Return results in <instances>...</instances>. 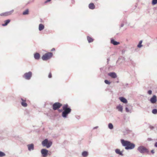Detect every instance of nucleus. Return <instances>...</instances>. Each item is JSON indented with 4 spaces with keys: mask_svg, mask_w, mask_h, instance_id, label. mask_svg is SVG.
<instances>
[{
    "mask_svg": "<svg viewBox=\"0 0 157 157\" xmlns=\"http://www.w3.org/2000/svg\"><path fill=\"white\" fill-rule=\"evenodd\" d=\"M147 140L148 141H151L152 140V139L151 138H148Z\"/></svg>",
    "mask_w": 157,
    "mask_h": 157,
    "instance_id": "58836bf2",
    "label": "nucleus"
},
{
    "mask_svg": "<svg viewBox=\"0 0 157 157\" xmlns=\"http://www.w3.org/2000/svg\"><path fill=\"white\" fill-rule=\"evenodd\" d=\"M109 60H110V59H109V58H108L107 59V63L108 64L109 63Z\"/></svg>",
    "mask_w": 157,
    "mask_h": 157,
    "instance_id": "e433bc0d",
    "label": "nucleus"
},
{
    "mask_svg": "<svg viewBox=\"0 0 157 157\" xmlns=\"http://www.w3.org/2000/svg\"><path fill=\"white\" fill-rule=\"evenodd\" d=\"M10 20L9 19H8L4 21V24H2L3 26H5L7 25V24L10 22Z\"/></svg>",
    "mask_w": 157,
    "mask_h": 157,
    "instance_id": "4be33fe9",
    "label": "nucleus"
},
{
    "mask_svg": "<svg viewBox=\"0 0 157 157\" xmlns=\"http://www.w3.org/2000/svg\"><path fill=\"white\" fill-rule=\"evenodd\" d=\"M132 109H129L127 107H126L125 108V110L126 112L127 113H131L132 112Z\"/></svg>",
    "mask_w": 157,
    "mask_h": 157,
    "instance_id": "5701e85b",
    "label": "nucleus"
},
{
    "mask_svg": "<svg viewBox=\"0 0 157 157\" xmlns=\"http://www.w3.org/2000/svg\"><path fill=\"white\" fill-rule=\"evenodd\" d=\"M55 50V48H53L51 50V51H54Z\"/></svg>",
    "mask_w": 157,
    "mask_h": 157,
    "instance_id": "79ce46f5",
    "label": "nucleus"
},
{
    "mask_svg": "<svg viewBox=\"0 0 157 157\" xmlns=\"http://www.w3.org/2000/svg\"><path fill=\"white\" fill-rule=\"evenodd\" d=\"M102 69H103V68H100V70L101 71V70H102Z\"/></svg>",
    "mask_w": 157,
    "mask_h": 157,
    "instance_id": "a18cd8bd",
    "label": "nucleus"
},
{
    "mask_svg": "<svg viewBox=\"0 0 157 157\" xmlns=\"http://www.w3.org/2000/svg\"><path fill=\"white\" fill-rule=\"evenodd\" d=\"M124 24L123 23H122L120 25V27H123V26H124Z\"/></svg>",
    "mask_w": 157,
    "mask_h": 157,
    "instance_id": "72a5a7b5",
    "label": "nucleus"
},
{
    "mask_svg": "<svg viewBox=\"0 0 157 157\" xmlns=\"http://www.w3.org/2000/svg\"><path fill=\"white\" fill-rule=\"evenodd\" d=\"M121 141L122 145L125 147V149L126 150L132 149L135 147V144L129 141L123 139L121 140Z\"/></svg>",
    "mask_w": 157,
    "mask_h": 157,
    "instance_id": "f257e3e1",
    "label": "nucleus"
},
{
    "mask_svg": "<svg viewBox=\"0 0 157 157\" xmlns=\"http://www.w3.org/2000/svg\"><path fill=\"white\" fill-rule=\"evenodd\" d=\"M116 109L119 111L121 112H123V106L120 105H118L116 107Z\"/></svg>",
    "mask_w": 157,
    "mask_h": 157,
    "instance_id": "dca6fc26",
    "label": "nucleus"
},
{
    "mask_svg": "<svg viewBox=\"0 0 157 157\" xmlns=\"http://www.w3.org/2000/svg\"><path fill=\"white\" fill-rule=\"evenodd\" d=\"M82 155L84 157H86L88 155V152L86 151H84L82 153Z\"/></svg>",
    "mask_w": 157,
    "mask_h": 157,
    "instance_id": "412c9836",
    "label": "nucleus"
},
{
    "mask_svg": "<svg viewBox=\"0 0 157 157\" xmlns=\"http://www.w3.org/2000/svg\"><path fill=\"white\" fill-rule=\"evenodd\" d=\"M152 112L154 114H156L157 113V109H153L152 110Z\"/></svg>",
    "mask_w": 157,
    "mask_h": 157,
    "instance_id": "c85d7f7f",
    "label": "nucleus"
},
{
    "mask_svg": "<svg viewBox=\"0 0 157 157\" xmlns=\"http://www.w3.org/2000/svg\"><path fill=\"white\" fill-rule=\"evenodd\" d=\"M52 76V74L51 73H50L48 75V77L49 78H51Z\"/></svg>",
    "mask_w": 157,
    "mask_h": 157,
    "instance_id": "473e14b6",
    "label": "nucleus"
},
{
    "mask_svg": "<svg viewBox=\"0 0 157 157\" xmlns=\"http://www.w3.org/2000/svg\"><path fill=\"white\" fill-rule=\"evenodd\" d=\"M28 150L29 151H31L34 149V145L33 144H28L27 145Z\"/></svg>",
    "mask_w": 157,
    "mask_h": 157,
    "instance_id": "f8f14e48",
    "label": "nucleus"
},
{
    "mask_svg": "<svg viewBox=\"0 0 157 157\" xmlns=\"http://www.w3.org/2000/svg\"><path fill=\"white\" fill-rule=\"evenodd\" d=\"M108 128L110 129H112L113 128V124L111 123L109 124L108 125Z\"/></svg>",
    "mask_w": 157,
    "mask_h": 157,
    "instance_id": "a878e982",
    "label": "nucleus"
},
{
    "mask_svg": "<svg viewBox=\"0 0 157 157\" xmlns=\"http://www.w3.org/2000/svg\"><path fill=\"white\" fill-rule=\"evenodd\" d=\"M143 42V41L142 40H141L140 41L139 44H138L137 47L138 48H141L143 46V45L142 44V43Z\"/></svg>",
    "mask_w": 157,
    "mask_h": 157,
    "instance_id": "b1692460",
    "label": "nucleus"
},
{
    "mask_svg": "<svg viewBox=\"0 0 157 157\" xmlns=\"http://www.w3.org/2000/svg\"><path fill=\"white\" fill-rule=\"evenodd\" d=\"M52 142L51 140H48L47 139H45L42 142V144L44 147H46L47 148L50 147L52 144Z\"/></svg>",
    "mask_w": 157,
    "mask_h": 157,
    "instance_id": "20e7f679",
    "label": "nucleus"
},
{
    "mask_svg": "<svg viewBox=\"0 0 157 157\" xmlns=\"http://www.w3.org/2000/svg\"><path fill=\"white\" fill-rule=\"evenodd\" d=\"M108 75L113 78H116L117 77V75L115 72H110L108 74Z\"/></svg>",
    "mask_w": 157,
    "mask_h": 157,
    "instance_id": "ddd939ff",
    "label": "nucleus"
},
{
    "mask_svg": "<svg viewBox=\"0 0 157 157\" xmlns=\"http://www.w3.org/2000/svg\"><path fill=\"white\" fill-rule=\"evenodd\" d=\"M104 82L105 84L108 85H109L111 83V82L107 80H105Z\"/></svg>",
    "mask_w": 157,
    "mask_h": 157,
    "instance_id": "7c9ffc66",
    "label": "nucleus"
},
{
    "mask_svg": "<svg viewBox=\"0 0 157 157\" xmlns=\"http://www.w3.org/2000/svg\"><path fill=\"white\" fill-rule=\"evenodd\" d=\"M62 109L63 111L62 112V116L64 118H66L68 115L71 113V109L67 104L63 105Z\"/></svg>",
    "mask_w": 157,
    "mask_h": 157,
    "instance_id": "f03ea898",
    "label": "nucleus"
},
{
    "mask_svg": "<svg viewBox=\"0 0 157 157\" xmlns=\"http://www.w3.org/2000/svg\"><path fill=\"white\" fill-rule=\"evenodd\" d=\"M98 128V126H96V127H95L93 129H97V128Z\"/></svg>",
    "mask_w": 157,
    "mask_h": 157,
    "instance_id": "4c0bfd02",
    "label": "nucleus"
},
{
    "mask_svg": "<svg viewBox=\"0 0 157 157\" xmlns=\"http://www.w3.org/2000/svg\"><path fill=\"white\" fill-rule=\"evenodd\" d=\"M21 101H20L21 105L24 107H26L27 106V104L26 102V99L25 98H21Z\"/></svg>",
    "mask_w": 157,
    "mask_h": 157,
    "instance_id": "1a4fd4ad",
    "label": "nucleus"
},
{
    "mask_svg": "<svg viewBox=\"0 0 157 157\" xmlns=\"http://www.w3.org/2000/svg\"><path fill=\"white\" fill-rule=\"evenodd\" d=\"M52 53L49 52L44 55L42 57V59L43 60H47L50 59L52 57Z\"/></svg>",
    "mask_w": 157,
    "mask_h": 157,
    "instance_id": "39448f33",
    "label": "nucleus"
},
{
    "mask_svg": "<svg viewBox=\"0 0 157 157\" xmlns=\"http://www.w3.org/2000/svg\"><path fill=\"white\" fill-rule=\"evenodd\" d=\"M62 105V104L59 102H56L52 105L53 109L54 110H56L59 109Z\"/></svg>",
    "mask_w": 157,
    "mask_h": 157,
    "instance_id": "0eeeda50",
    "label": "nucleus"
},
{
    "mask_svg": "<svg viewBox=\"0 0 157 157\" xmlns=\"http://www.w3.org/2000/svg\"><path fill=\"white\" fill-rule=\"evenodd\" d=\"M29 10L26 9L25 11H24L23 13V14L24 15H26L29 14Z\"/></svg>",
    "mask_w": 157,
    "mask_h": 157,
    "instance_id": "bb28decb",
    "label": "nucleus"
},
{
    "mask_svg": "<svg viewBox=\"0 0 157 157\" xmlns=\"http://www.w3.org/2000/svg\"><path fill=\"white\" fill-rule=\"evenodd\" d=\"M34 58L36 60H38L40 57V55L38 53H36L34 54Z\"/></svg>",
    "mask_w": 157,
    "mask_h": 157,
    "instance_id": "f3484780",
    "label": "nucleus"
},
{
    "mask_svg": "<svg viewBox=\"0 0 157 157\" xmlns=\"http://www.w3.org/2000/svg\"><path fill=\"white\" fill-rule=\"evenodd\" d=\"M44 28V25L42 24H40L39 25V30L40 31H41Z\"/></svg>",
    "mask_w": 157,
    "mask_h": 157,
    "instance_id": "a211bd4d",
    "label": "nucleus"
},
{
    "mask_svg": "<svg viewBox=\"0 0 157 157\" xmlns=\"http://www.w3.org/2000/svg\"><path fill=\"white\" fill-rule=\"evenodd\" d=\"M48 151L45 149H43L41 151V153L43 156L44 157H46L48 153Z\"/></svg>",
    "mask_w": 157,
    "mask_h": 157,
    "instance_id": "9d476101",
    "label": "nucleus"
},
{
    "mask_svg": "<svg viewBox=\"0 0 157 157\" xmlns=\"http://www.w3.org/2000/svg\"><path fill=\"white\" fill-rule=\"evenodd\" d=\"M157 3V0H152V4L153 5H155Z\"/></svg>",
    "mask_w": 157,
    "mask_h": 157,
    "instance_id": "c756f323",
    "label": "nucleus"
},
{
    "mask_svg": "<svg viewBox=\"0 0 157 157\" xmlns=\"http://www.w3.org/2000/svg\"><path fill=\"white\" fill-rule=\"evenodd\" d=\"M89 8L90 9L93 10L95 9V6L93 3H91L89 5Z\"/></svg>",
    "mask_w": 157,
    "mask_h": 157,
    "instance_id": "6ab92c4d",
    "label": "nucleus"
},
{
    "mask_svg": "<svg viewBox=\"0 0 157 157\" xmlns=\"http://www.w3.org/2000/svg\"><path fill=\"white\" fill-rule=\"evenodd\" d=\"M120 59V58H119L117 60V63L119 60Z\"/></svg>",
    "mask_w": 157,
    "mask_h": 157,
    "instance_id": "c03bdc74",
    "label": "nucleus"
},
{
    "mask_svg": "<svg viewBox=\"0 0 157 157\" xmlns=\"http://www.w3.org/2000/svg\"><path fill=\"white\" fill-rule=\"evenodd\" d=\"M119 99L122 102L124 103H127L128 102L127 99L123 97H120L119 98Z\"/></svg>",
    "mask_w": 157,
    "mask_h": 157,
    "instance_id": "2eb2a0df",
    "label": "nucleus"
},
{
    "mask_svg": "<svg viewBox=\"0 0 157 157\" xmlns=\"http://www.w3.org/2000/svg\"><path fill=\"white\" fill-rule=\"evenodd\" d=\"M58 111L59 112H61L62 111V109H59L58 110Z\"/></svg>",
    "mask_w": 157,
    "mask_h": 157,
    "instance_id": "a19ab883",
    "label": "nucleus"
},
{
    "mask_svg": "<svg viewBox=\"0 0 157 157\" xmlns=\"http://www.w3.org/2000/svg\"><path fill=\"white\" fill-rule=\"evenodd\" d=\"M14 10H11L5 12V13H2L0 14V16H6L10 15L13 12Z\"/></svg>",
    "mask_w": 157,
    "mask_h": 157,
    "instance_id": "6e6552de",
    "label": "nucleus"
},
{
    "mask_svg": "<svg viewBox=\"0 0 157 157\" xmlns=\"http://www.w3.org/2000/svg\"><path fill=\"white\" fill-rule=\"evenodd\" d=\"M137 150L140 153L142 154L145 153L147 154H150L149 151L148 149L147 148L143 146L139 147L137 148Z\"/></svg>",
    "mask_w": 157,
    "mask_h": 157,
    "instance_id": "7ed1b4c3",
    "label": "nucleus"
},
{
    "mask_svg": "<svg viewBox=\"0 0 157 157\" xmlns=\"http://www.w3.org/2000/svg\"><path fill=\"white\" fill-rule=\"evenodd\" d=\"M154 146L155 147H157V142L155 143Z\"/></svg>",
    "mask_w": 157,
    "mask_h": 157,
    "instance_id": "c9c22d12",
    "label": "nucleus"
},
{
    "mask_svg": "<svg viewBox=\"0 0 157 157\" xmlns=\"http://www.w3.org/2000/svg\"><path fill=\"white\" fill-rule=\"evenodd\" d=\"M98 0H95V1H98Z\"/></svg>",
    "mask_w": 157,
    "mask_h": 157,
    "instance_id": "49530a36",
    "label": "nucleus"
},
{
    "mask_svg": "<svg viewBox=\"0 0 157 157\" xmlns=\"http://www.w3.org/2000/svg\"><path fill=\"white\" fill-rule=\"evenodd\" d=\"M6 156L5 154L1 151H0V157H2Z\"/></svg>",
    "mask_w": 157,
    "mask_h": 157,
    "instance_id": "cd10ccee",
    "label": "nucleus"
},
{
    "mask_svg": "<svg viewBox=\"0 0 157 157\" xmlns=\"http://www.w3.org/2000/svg\"><path fill=\"white\" fill-rule=\"evenodd\" d=\"M87 39L88 42L89 43L92 42L93 41V39L92 38L90 37L89 36H87Z\"/></svg>",
    "mask_w": 157,
    "mask_h": 157,
    "instance_id": "393cba45",
    "label": "nucleus"
},
{
    "mask_svg": "<svg viewBox=\"0 0 157 157\" xmlns=\"http://www.w3.org/2000/svg\"><path fill=\"white\" fill-rule=\"evenodd\" d=\"M115 153L121 156H123V151H121L119 149H116L115 150Z\"/></svg>",
    "mask_w": 157,
    "mask_h": 157,
    "instance_id": "4468645a",
    "label": "nucleus"
},
{
    "mask_svg": "<svg viewBox=\"0 0 157 157\" xmlns=\"http://www.w3.org/2000/svg\"><path fill=\"white\" fill-rule=\"evenodd\" d=\"M32 76V73L31 71L25 73L23 75L22 77L26 80H29Z\"/></svg>",
    "mask_w": 157,
    "mask_h": 157,
    "instance_id": "423d86ee",
    "label": "nucleus"
},
{
    "mask_svg": "<svg viewBox=\"0 0 157 157\" xmlns=\"http://www.w3.org/2000/svg\"><path fill=\"white\" fill-rule=\"evenodd\" d=\"M157 101V97L155 95H153L150 99V101L152 104L155 103Z\"/></svg>",
    "mask_w": 157,
    "mask_h": 157,
    "instance_id": "9b49d317",
    "label": "nucleus"
},
{
    "mask_svg": "<svg viewBox=\"0 0 157 157\" xmlns=\"http://www.w3.org/2000/svg\"><path fill=\"white\" fill-rule=\"evenodd\" d=\"M152 91L151 90H148V91H147V93L148 94H149V95H151L152 94Z\"/></svg>",
    "mask_w": 157,
    "mask_h": 157,
    "instance_id": "2f4dec72",
    "label": "nucleus"
},
{
    "mask_svg": "<svg viewBox=\"0 0 157 157\" xmlns=\"http://www.w3.org/2000/svg\"><path fill=\"white\" fill-rule=\"evenodd\" d=\"M72 1V3H74L75 1L74 0H71Z\"/></svg>",
    "mask_w": 157,
    "mask_h": 157,
    "instance_id": "37998d69",
    "label": "nucleus"
},
{
    "mask_svg": "<svg viewBox=\"0 0 157 157\" xmlns=\"http://www.w3.org/2000/svg\"><path fill=\"white\" fill-rule=\"evenodd\" d=\"M51 0H47V1L45 2H50V1H51Z\"/></svg>",
    "mask_w": 157,
    "mask_h": 157,
    "instance_id": "ea45409f",
    "label": "nucleus"
},
{
    "mask_svg": "<svg viewBox=\"0 0 157 157\" xmlns=\"http://www.w3.org/2000/svg\"><path fill=\"white\" fill-rule=\"evenodd\" d=\"M151 152L152 154H154L155 153V151L154 150H151Z\"/></svg>",
    "mask_w": 157,
    "mask_h": 157,
    "instance_id": "f704fd0d",
    "label": "nucleus"
},
{
    "mask_svg": "<svg viewBox=\"0 0 157 157\" xmlns=\"http://www.w3.org/2000/svg\"><path fill=\"white\" fill-rule=\"evenodd\" d=\"M111 43L113 44L114 45H116L120 44L119 42L115 41L114 40L112 39L111 40Z\"/></svg>",
    "mask_w": 157,
    "mask_h": 157,
    "instance_id": "aec40b11",
    "label": "nucleus"
}]
</instances>
